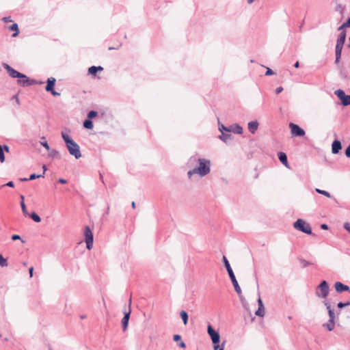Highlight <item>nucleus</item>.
<instances>
[{
	"mask_svg": "<svg viewBox=\"0 0 350 350\" xmlns=\"http://www.w3.org/2000/svg\"><path fill=\"white\" fill-rule=\"evenodd\" d=\"M62 137L64 139L66 148L72 156H74L76 159L81 157V153L79 146L65 132H62Z\"/></svg>",
	"mask_w": 350,
	"mask_h": 350,
	"instance_id": "1",
	"label": "nucleus"
},
{
	"mask_svg": "<svg viewBox=\"0 0 350 350\" xmlns=\"http://www.w3.org/2000/svg\"><path fill=\"white\" fill-rule=\"evenodd\" d=\"M223 262H224V266H225V267H226V270L228 271L229 277H230V280L232 281V284L234 286L235 291L237 293V294L239 296H241V295L242 293L241 289V288H240V286H239V285L238 284V282H237V280L236 279V277H235V275L234 274L232 269V267H231V266H230V265L227 258L225 256H223ZM240 297L241 298V297Z\"/></svg>",
	"mask_w": 350,
	"mask_h": 350,
	"instance_id": "2",
	"label": "nucleus"
},
{
	"mask_svg": "<svg viewBox=\"0 0 350 350\" xmlns=\"http://www.w3.org/2000/svg\"><path fill=\"white\" fill-rule=\"evenodd\" d=\"M198 166L195 167V170L201 176H205L211 171V161L206 159H198Z\"/></svg>",
	"mask_w": 350,
	"mask_h": 350,
	"instance_id": "3",
	"label": "nucleus"
},
{
	"mask_svg": "<svg viewBox=\"0 0 350 350\" xmlns=\"http://www.w3.org/2000/svg\"><path fill=\"white\" fill-rule=\"evenodd\" d=\"M293 227L299 231L304 232L309 235H312L311 227L302 219H298L294 224Z\"/></svg>",
	"mask_w": 350,
	"mask_h": 350,
	"instance_id": "4",
	"label": "nucleus"
},
{
	"mask_svg": "<svg viewBox=\"0 0 350 350\" xmlns=\"http://www.w3.org/2000/svg\"><path fill=\"white\" fill-rule=\"evenodd\" d=\"M207 332L209 336L211 338V340L213 344V350H217L219 348V342H220V336L218 332L215 330L213 327L208 324L207 326Z\"/></svg>",
	"mask_w": 350,
	"mask_h": 350,
	"instance_id": "5",
	"label": "nucleus"
},
{
	"mask_svg": "<svg viewBox=\"0 0 350 350\" xmlns=\"http://www.w3.org/2000/svg\"><path fill=\"white\" fill-rule=\"evenodd\" d=\"M329 287L325 280H323L317 286L316 295L318 297L326 298L329 295Z\"/></svg>",
	"mask_w": 350,
	"mask_h": 350,
	"instance_id": "6",
	"label": "nucleus"
},
{
	"mask_svg": "<svg viewBox=\"0 0 350 350\" xmlns=\"http://www.w3.org/2000/svg\"><path fill=\"white\" fill-rule=\"evenodd\" d=\"M85 241L86 243V247L90 250L93 247V233L89 226H85L84 230Z\"/></svg>",
	"mask_w": 350,
	"mask_h": 350,
	"instance_id": "7",
	"label": "nucleus"
},
{
	"mask_svg": "<svg viewBox=\"0 0 350 350\" xmlns=\"http://www.w3.org/2000/svg\"><path fill=\"white\" fill-rule=\"evenodd\" d=\"M131 297H130L129 301V309H128V310H125L124 312V317L122 319V326L123 331H125L128 327L129 321L131 313Z\"/></svg>",
	"mask_w": 350,
	"mask_h": 350,
	"instance_id": "8",
	"label": "nucleus"
},
{
	"mask_svg": "<svg viewBox=\"0 0 350 350\" xmlns=\"http://www.w3.org/2000/svg\"><path fill=\"white\" fill-rule=\"evenodd\" d=\"M289 127L291 129L292 135L295 137H302L305 135V131L303 129L294 123H290Z\"/></svg>",
	"mask_w": 350,
	"mask_h": 350,
	"instance_id": "9",
	"label": "nucleus"
},
{
	"mask_svg": "<svg viewBox=\"0 0 350 350\" xmlns=\"http://www.w3.org/2000/svg\"><path fill=\"white\" fill-rule=\"evenodd\" d=\"M3 68L7 70L8 73L12 78H21L25 77V75L19 72L18 71L14 70L10 66L7 64H3Z\"/></svg>",
	"mask_w": 350,
	"mask_h": 350,
	"instance_id": "10",
	"label": "nucleus"
},
{
	"mask_svg": "<svg viewBox=\"0 0 350 350\" xmlns=\"http://www.w3.org/2000/svg\"><path fill=\"white\" fill-rule=\"evenodd\" d=\"M336 292L341 293L344 291H349V287L347 285L342 284L340 282H336L334 284Z\"/></svg>",
	"mask_w": 350,
	"mask_h": 350,
	"instance_id": "11",
	"label": "nucleus"
},
{
	"mask_svg": "<svg viewBox=\"0 0 350 350\" xmlns=\"http://www.w3.org/2000/svg\"><path fill=\"white\" fill-rule=\"evenodd\" d=\"M342 48H343L342 45L336 44V47H335V55H336L335 64H338L340 62V59H341Z\"/></svg>",
	"mask_w": 350,
	"mask_h": 350,
	"instance_id": "12",
	"label": "nucleus"
},
{
	"mask_svg": "<svg viewBox=\"0 0 350 350\" xmlns=\"http://www.w3.org/2000/svg\"><path fill=\"white\" fill-rule=\"evenodd\" d=\"M341 148V142L339 140L335 139L332 144V152L334 154H338Z\"/></svg>",
	"mask_w": 350,
	"mask_h": 350,
	"instance_id": "13",
	"label": "nucleus"
},
{
	"mask_svg": "<svg viewBox=\"0 0 350 350\" xmlns=\"http://www.w3.org/2000/svg\"><path fill=\"white\" fill-rule=\"evenodd\" d=\"M56 79L54 77H49L46 81V85L45 87V90L46 92L52 91L54 89V86L55 85Z\"/></svg>",
	"mask_w": 350,
	"mask_h": 350,
	"instance_id": "14",
	"label": "nucleus"
},
{
	"mask_svg": "<svg viewBox=\"0 0 350 350\" xmlns=\"http://www.w3.org/2000/svg\"><path fill=\"white\" fill-rule=\"evenodd\" d=\"M278 156L280 161L286 167H289L286 154L283 152H280Z\"/></svg>",
	"mask_w": 350,
	"mask_h": 350,
	"instance_id": "15",
	"label": "nucleus"
},
{
	"mask_svg": "<svg viewBox=\"0 0 350 350\" xmlns=\"http://www.w3.org/2000/svg\"><path fill=\"white\" fill-rule=\"evenodd\" d=\"M323 303L327 310L329 319L335 320L334 310L332 308L330 304L327 301H325Z\"/></svg>",
	"mask_w": 350,
	"mask_h": 350,
	"instance_id": "16",
	"label": "nucleus"
},
{
	"mask_svg": "<svg viewBox=\"0 0 350 350\" xmlns=\"http://www.w3.org/2000/svg\"><path fill=\"white\" fill-rule=\"evenodd\" d=\"M258 122L256 120L251 121L247 124L248 130L250 133L254 134L258 128Z\"/></svg>",
	"mask_w": 350,
	"mask_h": 350,
	"instance_id": "17",
	"label": "nucleus"
},
{
	"mask_svg": "<svg viewBox=\"0 0 350 350\" xmlns=\"http://www.w3.org/2000/svg\"><path fill=\"white\" fill-rule=\"evenodd\" d=\"M346 40V30H342L337 38L336 44L344 45Z\"/></svg>",
	"mask_w": 350,
	"mask_h": 350,
	"instance_id": "18",
	"label": "nucleus"
},
{
	"mask_svg": "<svg viewBox=\"0 0 350 350\" xmlns=\"http://www.w3.org/2000/svg\"><path fill=\"white\" fill-rule=\"evenodd\" d=\"M230 132H232L236 134H242L243 133V128L238 124H234L230 126Z\"/></svg>",
	"mask_w": 350,
	"mask_h": 350,
	"instance_id": "19",
	"label": "nucleus"
},
{
	"mask_svg": "<svg viewBox=\"0 0 350 350\" xmlns=\"http://www.w3.org/2000/svg\"><path fill=\"white\" fill-rule=\"evenodd\" d=\"M103 70V68L100 66H92L89 68L88 69V74L91 75L92 76H96L98 71H102Z\"/></svg>",
	"mask_w": 350,
	"mask_h": 350,
	"instance_id": "20",
	"label": "nucleus"
},
{
	"mask_svg": "<svg viewBox=\"0 0 350 350\" xmlns=\"http://www.w3.org/2000/svg\"><path fill=\"white\" fill-rule=\"evenodd\" d=\"M219 139L222 140L224 142L227 143L229 140L232 139V135L229 133H222L221 135L219 136Z\"/></svg>",
	"mask_w": 350,
	"mask_h": 350,
	"instance_id": "21",
	"label": "nucleus"
},
{
	"mask_svg": "<svg viewBox=\"0 0 350 350\" xmlns=\"http://www.w3.org/2000/svg\"><path fill=\"white\" fill-rule=\"evenodd\" d=\"M335 320L329 319L327 323H324L323 326L325 327L328 331H332L335 327Z\"/></svg>",
	"mask_w": 350,
	"mask_h": 350,
	"instance_id": "22",
	"label": "nucleus"
},
{
	"mask_svg": "<svg viewBox=\"0 0 350 350\" xmlns=\"http://www.w3.org/2000/svg\"><path fill=\"white\" fill-rule=\"evenodd\" d=\"M29 81V78L25 75V77L19 78L17 81L18 84L23 87H27V82Z\"/></svg>",
	"mask_w": 350,
	"mask_h": 350,
	"instance_id": "23",
	"label": "nucleus"
},
{
	"mask_svg": "<svg viewBox=\"0 0 350 350\" xmlns=\"http://www.w3.org/2000/svg\"><path fill=\"white\" fill-rule=\"evenodd\" d=\"M8 28L9 29L14 31V33L12 34V37H16L19 33L18 26L16 23H13Z\"/></svg>",
	"mask_w": 350,
	"mask_h": 350,
	"instance_id": "24",
	"label": "nucleus"
},
{
	"mask_svg": "<svg viewBox=\"0 0 350 350\" xmlns=\"http://www.w3.org/2000/svg\"><path fill=\"white\" fill-rule=\"evenodd\" d=\"M340 101L343 106L350 105V95H344Z\"/></svg>",
	"mask_w": 350,
	"mask_h": 350,
	"instance_id": "25",
	"label": "nucleus"
},
{
	"mask_svg": "<svg viewBox=\"0 0 350 350\" xmlns=\"http://www.w3.org/2000/svg\"><path fill=\"white\" fill-rule=\"evenodd\" d=\"M180 316L183 321V323L185 325H186L187 324V322H188V314L186 311L185 310H182L180 312Z\"/></svg>",
	"mask_w": 350,
	"mask_h": 350,
	"instance_id": "26",
	"label": "nucleus"
},
{
	"mask_svg": "<svg viewBox=\"0 0 350 350\" xmlns=\"http://www.w3.org/2000/svg\"><path fill=\"white\" fill-rule=\"evenodd\" d=\"M49 156L53 159H54V158L60 159L61 158V157L59 155V152L57 150H54V149L53 150L50 149Z\"/></svg>",
	"mask_w": 350,
	"mask_h": 350,
	"instance_id": "27",
	"label": "nucleus"
},
{
	"mask_svg": "<svg viewBox=\"0 0 350 350\" xmlns=\"http://www.w3.org/2000/svg\"><path fill=\"white\" fill-rule=\"evenodd\" d=\"M83 126L85 129H92L93 128V126H94L92 121L91 120L86 119L83 122Z\"/></svg>",
	"mask_w": 350,
	"mask_h": 350,
	"instance_id": "28",
	"label": "nucleus"
},
{
	"mask_svg": "<svg viewBox=\"0 0 350 350\" xmlns=\"http://www.w3.org/2000/svg\"><path fill=\"white\" fill-rule=\"evenodd\" d=\"M29 217L35 221V222H40L41 221L40 217L35 212H33L30 214Z\"/></svg>",
	"mask_w": 350,
	"mask_h": 350,
	"instance_id": "29",
	"label": "nucleus"
},
{
	"mask_svg": "<svg viewBox=\"0 0 350 350\" xmlns=\"http://www.w3.org/2000/svg\"><path fill=\"white\" fill-rule=\"evenodd\" d=\"M255 314L258 317H264L265 315V308L264 307H258V310L256 311Z\"/></svg>",
	"mask_w": 350,
	"mask_h": 350,
	"instance_id": "30",
	"label": "nucleus"
},
{
	"mask_svg": "<svg viewBox=\"0 0 350 350\" xmlns=\"http://www.w3.org/2000/svg\"><path fill=\"white\" fill-rule=\"evenodd\" d=\"M315 191L317 193H319V194H322L327 198H331V195L329 192H327V191H325V190H321L320 189H315Z\"/></svg>",
	"mask_w": 350,
	"mask_h": 350,
	"instance_id": "31",
	"label": "nucleus"
},
{
	"mask_svg": "<svg viewBox=\"0 0 350 350\" xmlns=\"http://www.w3.org/2000/svg\"><path fill=\"white\" fill-rule=\"evenodd\" d=\"M334 94L340 100L344 96V95H345V92L340 89L336 90Z\"/></svg>",
	"mask_w": 350,
	"mask_h": 350,
	"instance_id": "32",
	"label": "nucleus"
},
{
	"mask_svg": "<svg viewBox=\"0 0 350 350\" xmlns=\"http://www.w3.org/2000/svg\"><path fill=\"white\" fill-rule=\"evenodd\" d=\"M219 130L220 131V132L222 133H224V131L227 132V133H230V126L229 127H227V126H225L224 124H219Z\"/></svg>",
	"mask_w": 350,
	"mask_h": 350,
	"instance_id": "33",
	"label": "nucleus"
},
{
	"mask_svg": "<svg viewBox=\"0 0 350 350\" xmlns=\"http://www.w3.org/2000/svg\"><path fill=\"white\" fill-rule=\"evenodd\" d=\"M42 140H44L43 142H40V144L48 151L50 150V146L48 144V142L45 140L44 137H41Z\"/></svg>",
	"mask_w": 350,
	"mask_h": 350,
	"instance_id": "34",
	"label": "nucleus"
},
{
	"mask_svg": "<svg viewBox=\"0 0 350 350\" xmlns=\"http://www.w3.org/2000/svg\"><path fill=\"white\" fill-rule=\"evenodd\" d=\"M21 198L22 200L21 202V208H22V211L24 214H26L27 213V207H26V205L24 202V196H21Z\"/></svg>",
	"mask_w": 350,
	"mask_h": 350,
	"instance_id": "35",
	"label": "nucleus"
},
{
	"mask_svg": "<svg viewBox=\"0 0 350 350\" xmlns=\"http://www.w3.org/2000/svg\"><path fill=\"white\" fill-rule=\"evenodd\" d=\"M0 266L2 267L8 266L7 260L1 254H0Z\"/></svg>",
	"mask_w": 350,
	"mask_h": 350,
	"instance_id": "36",
	"label": "nucleus"
},
{
	"mask_svg": "<svg viewBox=\"0 0 350 350\" xmlns=\"http://www.w3.org/2000/svg\"><path fill=\"white\" fill-rule=\"evenodd\" d=\"M97 115H98L97 111L92 110V111H89V113L88 114V119L91 120V119L96 117Z\"/></svg>",
	"mask_w": 350,
	"mask_h": 350,
	"instance_id": "37",
	"label": "nucleus"
},
{
	"mask_svg": "<svg viewBox=\"0 0 350 350\" xmlns=\"http://www.w3.org/2000/svg\"><path fill=\"white\" fill-rule=\"evenodd\" d=\"M299 261H300V262L301 263L302 267H303L304 268H306V267H307L308 266L312 265V262H308V261H307V260H304V259H303V258H300V259H299Z\"/></svg>",
	"mask_w": 350,
	"mask_h": 350,
	"instance_id": "38",
	"label": "nucleus"
},
{
	"mask_svg": "<svg viewBox=\"0 0 350 350\" xmlns=\"http://www.w3.org/2000/svg\"><path fill=\"white\" fill-rule=\"evenodd\" d=\"M44 173H42V174H39V175H37L36 174H32L29 176V180H34L36 178H41V177H44Z\"/></svg>",
	"mask_w": 350,
	"mask_h": 350,
	"instance_id": "39",
	"label": "nucleus"
},
{
	"mask_svg": "<svg viewBox=\"0 0 350 350\" xmlns=\"http://www.w3.org/2000/svg\"><path fill=\"white\" fill-rule=\"evenodd\" d=\"M4 161H5V154L3 152V147L0 144V163H3Z\"/></svg>",
	"mask_w": 350,
	"mask_h": 350,
	"instance_id": "40",
	"label": "nucleus"
},
{
	"mask_svg": "<svg viewBox=\"0 0 350 350\" xmlns=\"http://www.w3.org/2000/svg\"><path fill=\"white\" fill-rule=\"evenodd\" d=\"M11 239H12V241L21 240L22 243H25V241L21 239V236H19L18 234H13L11 237Z\"/></svg>",
	"mask_w": 350,
	"mask_h": 350,
	"instance_id": "41",
	"label": "nucleus"
},
{
	"mask_svg": "<svg viewBox=\"0 0 350 350\" xmlns=\"http://www.w3.org/2000/svg\"><path fill=\"white\" fill-rule=\"evenodd\" d=\"M27 83H28L27 86H30V85H36V84H42L43 83V82H38L35 79H29V81Z\"/></svg>",
	"mask_w": 350,
	"mask_h": 350,
	"instance_id": "42",
	"label": "nucleus"
},
{
	"mask_svg": "<svg viewBox=\"0 0 350 350\" xmlns=\"http://www.w3.org/2000/svg\"><path fill=\"white\" fill-rule=\"evenodd\" d=\"M195 174H198L197 171L195 170V168H193V170H189L188 172H187V175H188V177L189 178H191V176Z\"/></svg>",
	"mask_w": 350,
	"mask_h": 350,
	"instance_id": "43",
	"label": "nucleus"
},
{
	"mask_svg": "<svg viewBox=\"0 0 350 350\" xmlns=\"http://www.w3.org/2000/svg\"><path fill=\"white\" fill-rule=\"evenodd\" d=\"M349 303L350 302H346V303H343V302H339L338 304H337V306L339 308H342L347 306H349Z\"/></svg>",
	"mask_w": 350,
	"mask_h": 350,
	"instance_id": "44",
	"label": "nucleus"
},
{
	"mask_svg": "<svg viewBox=\"0 0 350 350\" xmlns=\"http://www.w3.org/2000/svg\"><path fill=\"white\" fill-rule=\"evenodd\" d=\"M345 156L347 158H350V143H349V145L347 146V148L345 150Z\"/></svg>",
	"mask_w": 350,
	"mask_h": 350,
	"instance_id": "45",
	"label": "nucleus"
},
{
	"mask_svg": "<svg viewBox=\"0 0 350 350\" xmlns=\"http://www.w3.org/2000/svg\"><path fill=\"white\" fill-rule=\"evenodd\" d=\"M274 74V72L269 68H267V71L265 72L266 76L272 75Z\"/></svg>",
	"mask_w": 350,
	"mask_h": 350,
	"instance_id": "46",
	"label": "nucleus"
},
{
	"mask_svg": "<svg viewBox=\"0 0 350 350\" xmlns=\"http://www.w3.org/2000/svg\"><path fill=\"white\" fill-rule=\"evenodd\" d=\"M343 10H344V7L341 4L337 5V6L336 8V11H339V12H343Z\"/></svg>",
	"mask_w": 350,
	"mask_h": 350,
	"instance_id": "47",
	"label": "nucleus"
},
{
	"mask_svg": "<svg viewBox=\"0 0 350 350\" xmlns=\"http://www.w3.org/2000/svg\"><path fill=\"white\" fill-rule=\"evenodd\" d=\"M173 340L176 342L179 341L181 340V336L179 334H175L173 336Z\"/></svg>",
	"mask_w": 350,
	"mask_h": 350,
	"instance_id": "48",
	"label": "nucleus"
},
{
	"mask_svg": "<svg viewBox=\"0 0 350 350\" xmlns=\"http://www.w3.org/2000/svg\"><path fill=\"white\" fill-rule=\"evenodd\" d=\"M344 228L350 233V224L346 222L344 224Z\"/></svg>",
	"mask_w": 350,
	"mask_h": 350,
	"instance_id": "49",
	"label": "nucleus"
},
{
	"mask_svg": "<svg viewBox=\"0 0 350 350\" xmlns=\"http://www.w3.org/2000/svg\"><path fill=\"white\" fill-rule=\"evenodd\" d=\"M3 21L5 23H10V22H12V19H11V17H10V16H5V17H3Z\"/></svg>",
	"mask_w": 350,
	"mask_h": 350,
	"instance_id": "50",
	"label": "nucleus"
},
{
	"mask_svg": "<svg viewBox=\"0 0 350 350\" xmlns=\"http://www.w3.org/2000/svg\"><path fill=\"white\" fill-rule=\"evenodd\" d=\"M283 91V88L282 87H278L275 89V94H279L280 93H281Z\"/></svg>",
	"mask_w": 350,
	"mask_h": 350,
	"instance_id": "51",
	"label": "nucleus"
},
{
	"mask_svg": "<svg viewBox=\"0 0 350 350\" xmlns=\"http://www.w3.org/2000/svg\"><path fill=\"white\" fill-rule=\"evenodd\" d=\"M2 147H3V152L5 151L6 152H9L10 148H9V146L8 145L5 144V145L2 146Z\"/></svg>",
	"mask_w": 350,
	"mask_h": 350,
	"instance_id": "52",
	"label": "nucleus"
},
{
	"mask_svg": "<svg viewBox=\"0 0 350 350\" xmlns=\"http://www.w3.org/2000/svg\"><path fill=\"white\" fill-rule=\"evenodd\" d=\"M49 92H51L53 96H59L60 95V93L55 91L54 89L52 91H49Z\"/></svg>",
	"mask_w": 350,
	"mask_h": 350,
	"instance_id": "53",
	"label": "nucleus"
},
{
	"mask_svg": "<svg viewBox=\"0 0 350 350\" xmlns=\"http://www.w3.org/2000/svg\"><path fill=\"white\" fill-rule=\"evenodd\" d=\"M58 182L59 183H61V184H66V183H67V180L66 179H64V178H59L58 180Z\"/></svg>",
	"mask_w": 350,
	"mask_h": 350,
	"instance_id": "54",
	"label": "nucleus"
},
{
	"mask_svg": "<svg viewBox=\"0 0 350 350\" xmlns=\"http://www.w3.org/2000/svg\"><path fill=\"white\" fill-rule=\"evenodd\" d=\"M258 307H264L262 301L260 297L258 299Z\"/></svg>",
	"mask_w": 350,
	"mask_h": 350,
	"instance_id": "55",
	"label": "nucleus"
},
{
	"mask_svg": "<svg viewBox=\"0 0 350 350\" xmlns=\"http://www.w3.org/2000/svg\"><path fill=\"white\" fill-rule=\"evenodd\" d=\"M33 267H31L29 269V276L30 278L33 277Z\"/></svg>",
	"mask_w": 350,
	"mask_h": 350,
	"instance_id": "56",
	"label": "nucleus"
},
{
	"mask_svg": "<svg viewBox=\"0 0 350 350\" xmlns=\"http://www.w3.org/2000/svg\"><path fill=\"white\" fill-rule=\"evenodd\" d=\"M347 27H350V17L344 23Z\"/></svg>",
	"mask_w": 350,
	"mask_h": 350,
	"instance_id": "57",
	"label": "nucleus"
},
{
	"mask_svg": "<svg viewBox=\"0 0 350 350\" xmlns=\"http://www.w3.org/2000/svg\"><path fill=\"white\" fill-rule=\"evenodd\" d=\"M225 342H223L221 345H219L217 350H224Z\"/></svg>",
	"mask_w": 350,
	"mask_h": 350,
	"instance_id": "58",
	"label": "nucleus"
},
{
	"mask_svg": "<svg viewBox=\"0 0 350 350\" xmlns=\"http://www.w3.org/2000/svg\"><path fill=\"white\" fill-rule=\"evenodd\" d=\"M5 185L10 187H13L14 186V184L12 181H10L8 183H6Z\"/></svg>",
	"mask_w": 350,
	"mask_h": 350,
	"instance_id": "59",
	"label": "nucleus"
},
{
	"mask_svg": "<svg viewBox=\"0 0 350 350\" xmlns=\"http://www.w3.org/2000/svg\"><path fill=\"white\" fill-rule=\"evenodd\" d=\"M321 228L323 229V230H327L328 229V226L325 224H323L321 225Z\"/></svg>",
	"mask_w": 350,
	"mask_h": 350,
	"instance_id": "60",
	"label": "nucleus"
},
{
	"mask_svg": "<svg viewBox=\"0 0 350 350\" xmlns=\"http://www.w3.org/2000/svg\"><path fill=\"white\" fill-rule=\"evenodd\" d=\"M345 27H347L346 25H345V23H343L342 25H340L338 28V31H340V32L342 31V30H345L344 28Z\"/></svg>",
	"mask_w": 350,
	"mask_h": 350,
	"instance_id": "61",
	"label": "nucleus"
},
{
	"mask_svg": "<svg viewBox=\"0 0 350 350\" xmlns=\"http://www.w3.org/2000/svg\"><path fill=\"white\" fill-rule=\"evenodd\" d=\"M178 346H179L180 348H183V349L186 347V345H185V343L183 341H181V342L179 343Z\"/></svg>",
	"mask_w": 350,
	"mask_h": 350,
	"instance_id": "62",
	"label": "nucleus"
},
{
	"mask_svg": "<svg viewBox=\"0 0 350 350\" xmlns=\"http://www.w3.org/2000/svg\"><path fill=\"white\" fill-rule=\"evenodd\" d=\"M294 67H295V68H299V62H296L295 63V64H294Z\"/></svg>",
	"mask_w": 350,
	"mask_h": 350,
	"instance_id": "63",
	"label": "nucleus"
},
{
	"mask_svg": "<svg viewBox=\"0 0 350 350\" xmlns=\"http://www.w3.org/2000/svg\"><path fill=\"white\" fill-rule=\"evenodd\" d=\"M21 180L23 182H25V181H28L29 180V178H21Z\"/></svg>",
	"mask_w": 350,
	"mask_h": 350,
	"instance_id": "64",
	"label": "nucleus"
}]
</instances>
